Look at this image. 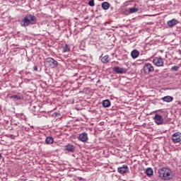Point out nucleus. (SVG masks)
Wrapping results in <instances>:
<instances>
[{
	"label": "nucleus",
	"instance_id": "f257e3e1",
	"mask_svg": "<svg viewBox=\"0 0 181 181\" xmlns=\"http://www.w3.org/2000/svg\"><path fill=\"white\" fill-rule=\"evenodd\" d=\"M173 172L169 168L163 167L158 170V175L163 180H172L173 178Z\"/></svg>",
	"mask_w": 181,
	"mask_h": 181
},
{
	"label": "nucleus",
	"instance_id": "f03ea898",
	"mask_svg": "<svg viewBox=\"0 0 181 181\" xmlns=\"http://www.w3.org/2000/svg\"><path fill=\"white\" fill-rule=\"evenodd\" d=\"M36 23V17L32 14H27L21 22V26L26 28L29 25H35Z\"/></svg>",
	"mask_w": 181,
	"mask_h": 181
},
{
	"label": "nucleus",
	"instance_id": "7ed1b4c3",
	"mask_svg": "<svg viewBox=\"0 0 181 181\" xmlns=\"http://www.w3.org/2000/svg\"><path fill=\"white\" fill-rule=\"evenodd\" d=\"M143 70L144 74H151V73H153V71H155V68L152 64L145 63L143 67Z\"/></svg>",
	"mask_w": 181,
	"mask_h": 181
},
{
	"label": "nucleus",
	"instance_id": "20e7f679",
	"mask_svg": "<svg viewBox=\"0 0 181 181\" xmlns=\"http://www.w3.org/2000/svg\"><path fill=\"white\" fill-rule=\"evenodd\" d=\"M153 64L154 66H156V67H163L165 64V62H163V59L159 57H156L153 59Z\"/></svg>",
	"mask_w": 181,
	"mask_h": 181
},
{
	"label": "nucleus",
	"instance_id": "39448f33",
	"mask_svg": "<svg viewBox=\"0 0 181 181\" xmlns=\"http://www.w3.org/2000/svg\"><path fill=\"white\" fill-rule=\"evenodd\" d=\"M153 119L157 125H163V117H162V115L156 114Z\"/></svg>",
	"mask_w": 181,
	"mask_h": 181
},
{
	"label": "nucleus",
	"instance_id": "423d86ee",
	"mask_svg": "<svg viewBox=\"0 0 181 181\" xmlns=\"http://www.w3.org/2000/svg\"><path fill=\"white\" fill-rule=\"evenodd\" d=\"M172 140L174 144H178L181 141V133L175 132L172 135Z\"/></svg>",
	"mask_w": 181,
	"mask_h": 181
},
{
	"label": "nucleus",
	"instance_id": "0eeeda50",
	"mask_svg": "<svg viewBox=\"0 0 181 181\" xmlns=\"http://www.w3.org/2000/svg\"><path fill=\"white\" fill-rule=\"evenodd\" d=\"M47 62L49 63V66L52 67V69H54L55 67H57L58 66V62L57 61L54 60V59L49 57L47 58Z\"/></svg>",
	"mask_w": 181,
	"mask_h": 181
},
{
	"label": "nucleus",
	"instance_id": "6e6552de",
	"mask_svg": "<svg viewBox=\"0 0 181 181\" xmlns=\"http://www.w3.org/2000/svg\"><path fill=\"white\" fill-rule=\"evenodd\" d=\"M113 71L115 73H117V74H125V73H127V69L121 68L119 66L114 67Z\"/></svg>",
	"mask_w": 181,
	"mask_h": 181
},
{
	"label": "nucleus",
	"instance_id": "1a4fd4ad",
	"mask_svg": "<svg viewBox=\"0 0 181 181\" xmlns=\"http://www.w3.org/2000/svg\"><path fill=\"white\" fill-rule=\"evenodd\" d=\"M78 139L81 141V142H87V141H88V134L86 132H83L79 134Z\"/></svg>",
	"mask_w": 181,
	"mask_h": 181
},
{
	"label": "nucleus",
	"instance_id": "9d476101",
	"mask_svg": "<svg viewBox=\"0 0 181 181\" xmlns=\"http://www.w3.org/2000/svg\"><path fill=\"white\" fill-rule=\"evenodd\" d=\"M118 173H120V175H124V173H127L128 172V165H123L122 167H119L117 168Z\"/></svg>",
	"mask_w": 181,
	"mask_h": 181
},
{
	"label": "nucleus",
	"instance_id": "9b49d317",
	"mask_svg": "<svg viewBox=\"0 0 181 181\" xmlns=\"http://www.w3.org/2000/svg\"><path fill=\"white\" fill-rule=\"evenodd\" d=\"M168 25L169 26V28H173V26L177 25V21L175 18L168 21Z\"/></svg>",
	"mask_w": 181,
	"mask_h": 181
},
{
	"label": "nucleus",
	"instance_id": "f8f14e48",
	"mask_svg": "<svg viewBox=\"0 0 181 181\" xmlns=\"http://www.w3.org/2000/svg\"><path fill=\"white\" fill-rule=\"evenodd\" d=\"M66 150L68 151V152H74L76 151V147H74V145L71 144H67L65 146Z\"/></svg>",
	"mask_w": 181,
	"mask_h": 181
},
{
	"label": "nucleus",
	"instance_id": "ddd939ff",
	"mask_svg": "<svg viewBox=\"0 0 181 181\" xmlns=\"http://www.w3.org/2000/svg\"><path fill=\"white\" fill-rule=\"evenodd\" d=\"M70 52V45L64 44L62 45V53H69Z\"/></svg>",
	"mask_w": 181,
	"mask_h": 181
},
{
	"label": "nucleus",
	"instance_id": "4468645a",
	"mask_svg": "<svg viewBox=\"0 0 181 181\" xmlns=\"http://www.w3.org/2000/svg\"><path fill=\"white\" fill-rule=\"evenodd\" d=\"M110 6H111V4H110V3L107 1H104L102 3V8L104 11H108V9H110Z\"/></svg>",
	"mask_w": 181,
	"mask_h": 181
},
{
	"label": "nucleus",
	"instance_id": "2eb2a0df",
	"mask_svg": "<svg viewBox=\"0 0 181 181\" xmlns=\"http://www.w3.org/2000/svg\"><path fill=\"white\" fill-rule=\"evenodd\" d=\"M161 100H163V101L165 103H172V101H173V98L172 96L168 95L162 98Z\"/></svg>",
	"mask_w": 181,
	"mask_h": 181
},
{
	"label": "nucleus",
	"instance_id": "dca6fc26",
	"mask_svg": "<svg viewBox=\"0 0 181 181\" xmlns=\"http://www.w3.org/2000/svg\"><path fill=\"white\" fill-rule=\"evenodd\" d=\"M131 56L133 59H136L139 56V51H138L137 49H134L131 52Z\"/></svg>",
	"mask_w": 181,
	"mask_h": 181
},
{
	"label": "nucleus",
	"instance_id": "f3484780",
	"mask_svg": "<svg viewBox=\"0 0 181 181\" xmlns=\"http://www.w3.org/2000/svg\"><path fill=\"white\" fill-rule=\"evenodd\" d=\"M103 107H104V108H108L109 107H111V102L110 101V100H103Z\"/></svg>",
	"mask_w": 181,
	"mask_h": 181
},
{
	"label": "nucleus",
	"instance_id": "a211bd4d",
	"mask_svg": "<svg viewBox=\"0 0 181 181\" xmlns=\"http://www.w3.org/2000/svg\"><path fill=\"white\" fill-rule=\"evenodd\" d=\"M45 142L47 144V145H52V144L54 142V139H53V137L48 136L46 138Z\"/></svg>",
	"mask_w": 181,
	"mask_h": 181
},
{
	"label": "nucleus",
	"instance_id": "6ab92c4d",
	"mask_svg": "<svg viewBox=\"0 0 181 181\" xmlns=\"http://www.w3.org/2000/svg\"><path fill=\"white\" fill-rule=\"evenodd\" d=\"M145 173L150 177L153 175V170L151 168H148L146 169Z\"/></svg>",
	"mask_w": 181,
	"mask_h": 181
},
{
	"label": "nucleus",
	"instance_id": "aec40b11",
	"mask_svg": "<svg viewBox=\"0 0 181 181\" xmlns=\"http://www.w3.org/2000/svg\"><path fill=\"white\" fill-rule=\"evenodd\" d=\"M21 98H22L19 95H13L11 96V99L13 100V101H19Z\"/></svg>",
	"mask_w": 181,
	"mask_h": 181
},
{
	"label": "nucleus",
	"instance_id": "412c9836",
	"mask_svg": "<svg viewBox=\"0 0 181 181\" xmlns=\"http://www.w3.org/2000/svg\"><path fill=\"white\" fill-rule=\"evenodd\" d=\"M108 59H110V56L105 55L103 57H102L100 60H101L102 63L107 64V63H108V62H109Z\"/></svg>",
	"mask_w": 181,
	"mask_h": 181
},
{
	"label": "nucleus",
	"instance_id": "4be33fe9",
	"mask_svg": "<svg viewBox=\"0 0 181 181\" xmlns=\"http://www.w3.org/2000/svg\"><path fill=\"white\" fill-rule=\"evenodd\" d=\"M138 11H139L138 8L133 7L129 8L130 13H136V12H138Z\"/></svg>",
	"mask_w": 181,
	"mask_h": 181
},
{
	"label": "nucleus",
	"instance_id": "5701e85b",
	"mask_svg": "<svg viewBox=\"0 0 181 181\" xmlns=\"http://www.w3.org/2000/svg\"><path fill=\"white\" fill-rule=\"evenodd\" d=\"M33 107V111H35L36 112H37L38 111H40V106L38 105H35Z\"/></svg>",
	"mask_w": 181,
	"mask_h": 181
},
{
	"label": "nucleus",
	"instance_id": "b1692460",
	"mask_svg": "<svg viewBox=\"0 0 181 181\" xmlns=\"http://www.w3.org/2000/svg\"><path fill=\"white\" fill-rule=\"evenodd\" d=\"M122 13H123V15H126V16L131 15V13L129 11V10H128V9H124L122 11Z\"/></svg>",
	"mask_w": 181,
	"mask_h": 181
},
{
	"label": "nucleus",
	"instance_id": "393cba45",
	"mask_svg": "<svg viewBox=\"0 0 181 181\" xmlns=\"http://www.w3.org/2000/svg\"><path fill=\"white\" fill-rule=\"evenodd\" d=\"M172 71H177L179 70V66H174L171 68Z\"/></svg>",
	"mask_w": 181,
	"mask_h": 181
},
{
	"label": "nucleus",
	"instance_id": "a878e982",
	"mask_svg": "<svg viewBox=\"0 0 181 181\" xmlns=\"http://www.w3.org/2000/svg\"><path fill=\"white\" fill-rule=\"evenodd\" d=\"M88 5L89 6H94L95 5V4L94 3V0L89 1Z\"/></svg>",
	"mask_w": 181,
	"mask_h": 181
},
{
	"label": "nucleus",
	"instance_id": "bb28decb",
	"mask_svg": "<svg viewBox=\"0 0 181 181\" xmlns=\"http://www.w3.org/2000/svg\"><path fill=\"white\" fill-rule=\"evenodd\" d=\"M33 69L35 70V71H37V66H34Z\"/></svg>",
	"mask_w": 181,
	"mask_h": 181
},
{
	"label": "nucleus",
	"instance_id": "cd10ccee",
	"mask_svg": "<svg viewBox=\"0 0 181 181\" xmlns=\"http://www.w3.org/2000/svg\"><path fill=\"white\" fill-rule=\"evenodd\" d=\"M30 127H31V128H33V129L35 128V127H33V126H30Z\"/></svg>",
	"mask_w": 181,
	"mask_h": 181
},
{
	"label": "nucleus",
	"instance_id": "c85d7f7f",
	"mask_svg": "<svg viewBox=\"0 0 181 181\" xmlns=\"http://www.w3.org/2000/svg\"><path fill=\"white\" fill-rule=\"evenodd\" d=\"M1 156H2L0 154V158H1Z\"/></svg>",
	"mask_w": 181,
	"mask_h": 181
}]
</instances>
